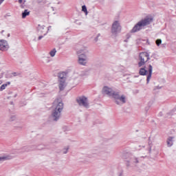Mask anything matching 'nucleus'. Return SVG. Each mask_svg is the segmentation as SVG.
<instances>
[{"label": "nucleus", "instance_id": "nucleus-1", "mask_svg": "<svg viewBox=\"0 0 176 176\" xmlns=\"http://www.w3.org/2000/svg\"><path fill=\"white\" fill-rule=\"evenodd\" d=\"M64 109V104L61 99H56L52 104V118L53 120H58L61 116V112Z\"/></svg>", "mask_w": 176, "mask_h": 176}, {"label": "nucleus", "instance_id": "nucleus-2", "mask_svg": "<svg viewBox=\"0 0 176 176\" xmlns=\"http://www.w3.org/2000/svg\"><path fill=\"white\" fill-rule=\"evenodd\" d=\"M153 22V16L148 15L138 21L131 30V32H138V31H141V30H142L144 27L149 25V24Z\"/></svg>", "mask_w": 176, "mask_h": 176}, {"label": "nucleus", "instance_id": "nucleus-3", "mask_svg": "<svg viewBox=\"0 0 176 176\" xmlns=\"http://www.w3.org/2000/svg\"><path fill=\"white\" fill-rule=\"evenodd\" d=\"M89 51L87 48L85 47L77 51L78 57V63L80 65L85 66L87 64V53Z\"/></svg>", "mask_w": 176, "mask_h": 176}, {"label": "nucleus", "instance_id": "nucleus-4", "mask_svg": "<svg viewBox=\"0 0 176 176\" xmlns=\"http://www.w3.org/2000/svg\"><path fill=\"white\" fill-rule=\"evenodd\" d=\"M48 32L49 29H47L46 26L38 25L37 27V34L38 35V41H41L42 38L45 36V35L47 34Z\"/></svg>", "mask_w": 176, "mask_h": 176}, {"label": "nucleus", "instance_id": "nucleus-5", "mask_svg": "<svg viewBox=\"0 0 176 176\" xmlns=\"http://www.w3.org/2000/svg\"><path fill=\"white\" fill-rule=\"evenodd\" d=\"M148 60H149V54L147 52L140 53L138 58V66L142 67L145 65V63L148 62Z\"/></svg>", "mask_w": 176, "mask_h": 176}, {"label": "nucleus", "instance_id": "nucleus-6", "mask_svg": "<svg viewBox=\"0 0 176 176\" xmlns=\"http://www.w3.org/2000/svg\"><path fill=\"white\" fill-rule=\"evenodd\" d=\"M58 82V87L60 91L63 90L64 89H65V87H67V79L64 76V73H60L59 74Z\"/></svg>", "mask_w": 176, "mask_h": 176}, {"label": "nucleus", "instance_id": "nucleus-7", "mask_svg": "<svg viewBox=\"0 0 176 176\" xmlns=\"http://www.w3.org/2000/svg\"><path fill=\"white\" fill-rule=\"evenodd\" d=\"M113 98H115L116 104L118 105H122V104L126 103V96L124 95H119V94L116 93L113 96Z\"/></svg>", "mask_w": 176, "mask_h": 176}, {"label": "nucleus", "instance_id": "nucleus-8", "mask_svg": "<svg viewBox=\"0 0 176 176\" xmlns=\"http://www.w3.org/2000/svg\"><path fill=\"white\" fill-rule=\"evenodd\" d=\"M122 26H120V23L119 21H116L113 23L112 27H111V32L112 34H114V35H116L118 32L121 31Z\"/></svg>", "mask_w": 176, "mask_h": 176}, {"label": "nucleus", "instance_id": "nucleus-9", "mask_svg": "<svg viewBox=\"0 0 176 176\" xmlns=\"http://www.w3.org/2000/svg\"><path fill=\"white\" fill-rule=\"evenodd\" d=\"M77 102L81 107H85V108H87L89 107V100L85 96H81L78 98L77 99Z\"/></svg>", "mask_w": 176, "mask_h": 176}, {"label": "nucleus", "instance_id": "nucleus-10", "mask_svg": "<svg viewBox=\"0 0 176 176\" xmlns=\"http://www.w3.org/2000/svg\"><path fill=\"white\" fill-rule=\"evenodd\" d=\"M102 93L103 94H107V96H109L110 97H113L116 94V93L112 89V88L108 87H104Z\"/></svg>", "mask_w": 176, "mask_h": 176}, {"label": "nucleus", "instance_id": "nucleus-11", "mask_svg": "<svg viewBox=\"0 0 176 176\" xmlns=\"http://www.w3.org/2000/svg\"><path fill=\"white\" fill-rule=\"evenodd\" d=\"M9 49V45L8 44V41L5 40H0V50L2 52H6Z\"/></svg>", "mask_w": 176, "mask_h": 176}, {"label": "nucleus", "instance_id": "nucleus-12", "mask_svg": "<svg viewBox=\"0 0 176 176\" xmlns=\"http://www.w3.org/2000/svg\"><path fill=\"white\" fill-rule=\"evenodd\" d=\"M166 144L168 146H173L174 144V137H169L167 139Z\"/></svg>", "mask_w": 176, "mask_h": 176}, {"label": "nucleus", "instance_id": "nucleus-13", "mask_svg": "<svg viewBox=\"0 0 176 176\" xmlns=\"http://www.w3.org/2000/svg\"><path fill=\"white\" fill-rule=\"evenodd\" d=\"M11 159H13L11 155H4L0 157V162H5V160H10Z\"/></svg>", "mask_w": 176, "mask_h": 176}, {"label": "nucleus", "instance_id": "nucleus-14", "mask_svg": "<svg viewBox=\"0 0 176 176\" xmlns=\"http://www.w3.org/2000/svg\"><path fill=\"white\" fill-rule=\"evenodd\" d=\"M148 72L149 74L147 76V83H149V80H151V78H152V65H149L148 68Z\"/></svg>", "mask_w": 176, "mask_h": 176}, {"label": "nucleus", "instance_id": "nucleus-15", "mask_svg": "<svg viewBox=\"0 0 176 176\" xmlns=\"http://www.w3.org/2000/svg\"><path fill=\"white\" fill-rule=\"evenodd\" d=\"M6 74V69L5 67H1L0 68V79H2L3 78V76Z\"/></svg>", "mask_w": 176, "mask_h": 176}, {"label": "nucleus", "instance_id": "nucleus-16", "mask_svg": "<svg viewBox=\"0 0 176 176\" xmlns=\"http://www.w3.org/2000/svg\"><path fill=\"white\" fill-rule=\"evenodd\" d=\"M166 80L163 78H158L157 80V85H164Z\"/></svg>", "mask_w": 176, "mask_h": 176}, {"label": "nucleus", "instance_id": "nucleus-17", "mask_svg": "<svg viewBox=\"0 0 176 176\" xmlns=\"http://www.w3.org/2000/svg\"><path fill=\"white\" fill-rule=\"evenodd\" d=\"M9 85H10V82H8L5 84H3L1 87H0V91H3V90H5V89H6V87H8V86H9Z\"/></svg>", "mask_w": 176, "mask_h": 176}, {"label": "nucleus", "instance_id": "nucleus-18", "mask_svg": "<svg viewBox=\"0 0 176 176\" xmlns=\"http://www.w3.org/2000/svg\"><path fill=\"white\" fill-rule=\"evenodd\" d=\"M140 75H146L148 74V71H146L144 68H141L139 72Z\"/></svg>", "mask_w": 176, "mask_h": 176}, {"label": "nucleus", "instance_id": "nucleus-19", "mask_svg": "<svg viewBox=\"0 0 176 176\" xmlns=\"http://www.w3.org/2000/svg\"><path fill=\"white\" fill-rule=\"evenodd\" d=\"M56 53H57V51L56 49H53L50 52V56H51V57H54V56H56Z\"/></svg>", "mask_w": 176, "mask_h": 176}, {"label": "nucleus", "instance_id": "nucleus-20", "mask_svg": "<svg viewBox=\"0 0 176 176\" xmlns=\"http://www.w3.org/2000/svg\"><path fill=\"white\" fill-rule=\"evenodd\" d=\"M30 14V12H28V10H25L23 13H22V17L23 19H25V17H27V16H28Z\"/></svg>", "mask_w": 176, "mask_h": 176}, {"label": "nucleus", "instance_id": "nucleus-21", "mask_svg": "<svg viewBox=\"0 0 176 176\" xmlns=\"http://www.w3.org/2000/svg\"><path fill=\"white\" fill-rule=\"evenodd\" d=\"M161 89H163V85L157 84V85L155 87V90H160Z\"/></svg>", "mask_w": 176, "mask_h": 176}, {"label": "nucleus", "instance_id": "nucleus-22", "mask_svg": "<svg viewBox=\"0 0 176 176\" xmlns=\"http://www.w3.org/2000/svg\"><path fill=\"white\" fill-rule=\"evenodd\" d=\"M82 12H84L86 15H87V8H86V6H82Z\"/></svg>", "mask_w": 176, "mask_h": 176}, {"label": "nucleus", "instance_id": "nucleus-23", "mask_svg": "<svg viewBox=\"0 0 176 176\" xmlns=\"http://www.w3.org/2000/svg\"><path fill=\"white\" fill-rule=\"evenodd\" d=\"M155 43L157 45V46H160V45H162V39H157L155 41Z\"/></svg>", "mask_w": 176, "mask_h": 176}, {"label": "nucleus", "instance_id": "nucleus-24", "mask_svg": "<svg viewBox=\"0 0 176 176\" xmlns=\"http://www.w3.org/2000/svg\"><path fill=\"white\" fill-rule=\"evenodd\" d=\"M66 149H67V150H66L65 151H64V153H67V152L68 149H69V147H67Z\"/></svg>", "mask_w": 176, "mask_h": 176}, {"label": "nucleus", "instance_id": "nucleus-25", "mask_svg": "<svg viewBox=\"0 0 176 176\" xmlns=\"http://www.w3.org/2000/svg\"><path fill=\"white\" fill-rule=\"evenodd\" d=\"M19 2L20 3H23V0H19Z\"/></svg>", "mask_w": 176, "mask_h": 176}, {"label": "nucleus", "instance_id": "nucleus-26", "mask_svg": "<svg viewBox=\"0 0 176 176\" xmlns=\"http://www.w3.org/2000/svg\"><path fill=\"white\" fill-rule=\"evenodd\" d=\"M3 1L5 0H0V5L2 3V2H3Z\"/></svg>", "mask_w": 176, "mask_h": 176}, {"label": "nucleus", "instance_id": "nucleus-27", "mask_svg": "<svg viewBox=\"0 0 176 176\" xmlns=\"http://www.w3.org/2000/svg\"><path fill=\"white\" fill-rule=\"evenodd\" d=\"M3 82L1 80H0V85H1Z\"/></svg>", "mask_w": 176, "mask_h": 176}, {"label": "nucleus", "instance_id": "nucleus-28", "mask_svg": "<svg viewBox=\"0 0 176 176\" xmlns=\"http://www.w3.org/2000/svg\"><path fill=\"white\" fill-rule=\"evenodd\" d=\"M162 47H164V44H162Z\"/></svg>", "mask_w": 176, "mask_h": 176}]
</instances>
